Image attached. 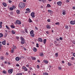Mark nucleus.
<instances>
[{
    "instance_id": "e433bc0d",
    "label": "nucleus",
    "mask_w": 75,
    "mask_h": 75,
    "mask_svg": "<svg viewBox=\"0 0 75 75\" xmlns=\"http://www.w3.org/2000/svg\"><path fill=\"white\" fill-rule=\"evenodd\" d=\"M11 32L13 34H15V32L14 30H12Z\"/></svg>"
},
{
    "instance_id": "603ef678",
    "label": "nucleus",
    "mask_w": 75,
    "mask_h": 75,
    "mask_svg": "<svg viewBox=\"0 0 75 75\" xmlns=\"http://www.w3.org/2000/svg\"><path fill=\"white\" fill-rule=\"evenodd\" d=\"M38 0L40 1H42V2H44V0Z\"/></svg>"
},
{
    "instance_id": "a211bd4d",
    "label": "nucleus",
    "mask_w": 75,
    "mask_h": 75,
    "mask_svg": "<svg viewBox=\"0 0 75 75\" xmlns=\"http://www.w3.org/2000/svg\"><path fill=\"white\" fill-rule=\"evenodd\" d=\"M34 33V30H32L30 32V34L31 35L33 34V33Z\"/></svg>"
},
{
    "instance_id": "9b49d317",
    "label": "nucleus",
    "mask_w": 75,
    "mask_h": 75,
    "mask_svg": "<svg viewBox=\"0 0 75 75\" xmlns=\"http://www.w3.org/2000/svg\"><path fill=\"white\" fill-rule=\"evenodd\" d=\"M6 41L5 40L2 41V43L3 45H6Z\"/></svg>"
},
{
    "instance_id": "a18cd8bd",
    "label": "nucleus",
    "mask_w": 75,
    "mask_h": 75,
    "mask_svg": "<svg viewBox=\"0 0 75 75\" xmlns=\"http://www.w3.org/2000/svg\"><path fill=\"white\" fill-rule=\"evenodd\" d=\"M25 32H26V33H28V31H27V29H25Z\"/></svg>"
},
{
    "instance_id": "6e6552de",
    "label": "nucleus",
    "mask_w": 75,
    "mask_h": 75,
    "mask_svg": "<svg viewBox=\"0 0 75 75\" xmlns=\"http://www.w3.org/2000/svg\"><path fill=\"white\" fill-rule=\"evenodd\" d=\"M70 23L71 24H72V25L75 24V20L74 21H71Z\"/></svg>"
},
{
    "instance_id": "cd10ccee",
    "label": "nucleus",
    "mask_w": 75,
    "mask_h": 75,
    "mask_svg": "<svg viewBox=\"0 0 75 75\" xmlns=\"http://www.w3.org/2000/svg\"><path fill=\"white\" fill-rule=\"evenodd\" d=\"M55 56L56 57H57L58 56V53H56L55 54Z\"/></svg>"
},
{
    "instance_id": "338daca9",
    "label": "nucleus",
    "mask_w": 75,
    "mask_h": 75,
    "mask_svg": "<svg viewBox=\"0 0 75 75\" xmlns=\"http://www.w3.org/2000/svg\"><path fill=\"white\" fill-rule=\"evenodd\" d=\"M23 48L25 50V51H26V50H27V49L25 48V47H23Z\"/></svg>"
},
{
    "instance_id": "473e14b6",
    "label": "nucleus",
    "mask_w": 75,
    "mask_h": 75,
    "mask_svg": "<svg viewBox=\"0 0 75 75\" xmlns=\"http://www.w3.org/2000/svg\"><path fill=\"white\" fill-rule=\"evenodd\" d=\"M43 75H48V74L47 73L45 72L43 74Z\"/></svg>"
},
{
    "instance_id": "6ab92c4d",
    "label": "nucleus",
    "mask_w": 75,
    "mask_h": 75,
    "mask_svg": "<svg viewBox=\"0 0 75 75\" xmlns=\"http://www.w3.org/2000/svg\"><path fill=\"white\" fill-rule=\"evenodd\" d=\"M20 11L19 10H18L16 11V13L17 14H20Z\"/></svg>"
},
{
    "instance_id": "7ed1b4c3",
    "label": "nucleus",
    "mask_w": 75,
    "mask_h": 75,
    "mask_svg": "<svg viewBox=\"0 0 75 75\" xmlns=\"http://www.w3.org/2000/svg\"><path fill=\"white\" fill-rule=\"evenodd\" d=\"M13 69H9L8 70V74H11L13 73Z\"/></svg>"
},
{
    "instance_id": "37998d69",
    "label": "nucleus",
    "mask_w": 75,
    "mask_h": 75,
    "mask_svg": "<svg viewBox=\"0 0 75 75\" xmlns=\"http://www.w3.org/2000/svg\"><path fill=\"white\" fill-rule=\"evenodd\" d=\"M66 3H69V0H66Z\"/></svg>"
},
{
    "instance_id": "680f3d73",
    "label": "nucleus",
    "mask_w": 75,
    "mask_h": 75,
    "mask_svg": "<svg viewBox=\"0 0 75 75\" xmlns=\"http://www.w3.org/2000/svg\"><path fill=\"white\" fill-rule=\"evenodd\" d=\"M35 29H36V30H38V28L37 27H35Z\"/></svg>"
},
{
    "instance_id": "052dcab7",
    "label": "nucleus",
    "mask_w": 75,
    "mask_h": 75,
    "mask_svg": "<svg viewBox=\"0 0 75 75\" xmlns=\"http://www.w3.org/2000/svg\"><path fill=\"white\" fill-rule=\"evenodd\" d=\"M72 8L73 10H75V6L73 7Z\"/></svg>"
},
{
    "instance_id": "bf43d9fd",
    "label": "nucleus",
    "mask_w": 75,
    "mask_h": 75,
    "mask_svg": "<svg viewBox=\"0 0 75 75\" xmlns=\"http://www.w3.org/2000/svg\"><path fill=\"white\" fill-rule=\"evenodd\" d=\"M9 3H12V1L11 0H9Z\"/></svg>"
},
{
    "instance_id": "c9c22d12",
    "label": "nucleus",
    "mask_w": 75,
    "mask_h": 75,
    "mask_svg": "<svg viewBox=\"0 0 75 75\" xmlns=\"http://www.w3.org/2000/svg\"><path fill=\"white\" fill-rule=\"evenodd\" d=\"M3 74H6V71H3Z\"/></svg>"
},
{
    "instance_id": "0e129e2a",
    "label": "nucleus",
    "mask_w": 75,
    "mask_h": 75,
    "mask_svg": "<svg viewBox=\"0 0 75 75\" xmlns=\"http://www.w3.org/2000/svg\"><path fill=\"white\" fill-rule=\"evenodd\" d=\"M72 42H73V44H75V41H73Z\"/></svg>"
},
{
    "instance_id": "49530a36",
    "label": "nucleus",
    "mask_w": 75,
    "mask_h": 75,
    "mask_svg": "<svg viewBox=\"0 0 75 75\" xmlns=\"http://www.w3.org/2000/svg\"><path fill=\"white\" fill-rule=\"evenodd\" d=\"M36 45V47H39V46H38V45H39L37 43Z\"/></svg>"
},
{
    "instance_id": "393cba45",
    "label": "nucleus",
    "mask_w": 75,
    "mask_h": 75,
    "mask_svg": "<svg viewBox=\"0 0 75 75\" xmlns=\"http://www.w3.org/2000/svg\"><path fill=\"white\" fill-rule=\"evenodd\" d=\"M58 69L60 71H61V70H62V68H61V67L59 66L58 67Z\"/></svg>"
},
{
    "instance_id": "13d9d810",
    "label": "nucleus",
    "mask_w": 75,
    "mask_h": 75,
    "mask_svg": "<svg viewBox=\"0 0 75 75\" xmlns=\"http://www.w3.org/2000/svg\"><path fill=\"white\" fill-rule=\"evenodd\" d=\"M47 21H48V22H50V21H51L50 20V19H48L47 20Z\"/></svg>"
},
{
    "instance_id": "c756f323",
    "label": "nucleus",
    "mask_w": 75,
    "mask_h": 75,
    "mask_svg": "<svg viewBox=\"0 0 75 75\" xmlns=\"http://www.w3.org/2000/svg\"><path fill=\"white\" fill-rule=\"evenodd\" d=\"M11 27L12 28H15V26H14V25H11Z\"/></svg>"
},
{
    "instance_id": "6e6d98bb",
    "label": "nucleus",
    "mask_w": 75,
    "mask_h": 75,
    "mask_svg": "<svg viewBox=\"0 0 75 75\" xmlns=\"http://www.w3.org/2000/svg\"><path fill=\"white\" fill-rule=\"evenodd\" d=\"M54 43L55 44L56 46H58V44L55 43L54 42Z\"/></svg>"
},
{
    "instance_id": "ea45409f",
    "label": "nucleus",
    "mask_w": 75,
    "mask_h": 75,
    "mask_svg": "<svg viewBox=\"0 0 75 75\" xmlns=\"http://www.w3.org/2000/svg\"><path fill=\"white\" fill-rule=\"evenodd\" d=\"M55 24L56 25H59V22H57V23H55Z\"/></svg>"
},
{
    "instance_id": "0eeeda50",
    "label": "nucleus",
    "mask_w": 75,
    "mask_h": 75,
    "mask_svg": "<svg viewBox=\"0 0 75 75\" xmlns=\"http://www.w3.org/2000/svg\"><path fill=\"white\" fill-rule=\"evenodd\" d=\"M57 4L58 6H61V4H62V2L61 1H60L57 2Z\"/></svg>"
},
{
    "instance_id": "1a4fd4ad",
    "label": "nucleus",
    "mask_w": 75,
    "mask_h": 75,
    "mask_svg": "<svg viewBox=\"0 0 75 75\" xmlns=\"http://www.w3.org/2000/svg\"><path fill=\"white\" fill-rule=\"evenodd\" d=\"M38 41H39V42H43V41L42 40V39L41 38H38Z\"/></svg>"
},
{
    "instance_id": "dca6fc26",
    "label": "nucleus",
    "mask_w": 75,
    "mask_h": 75,
    "mask_svg": "<svg viewBox=\"0 0 75 75\" xmlns=\"http://www.w3.org/2000/svg\"><path fill=\"white\" fill-rule=\"evenodd\" d=\"M48 12H49V13H51L52 14L53 13V11L50 10H48Z\"/></svg>"
},
{
    "instance_id": "4468645a",
    "label": "nucleus",
    "mask_w": 75,
    "mask_h": 75,
    "mask_svg": "<svg viewBox=\"0 0 75 75\" xmlns=\"http://www.w3.org/2000/svg\"><path fill=\"white\" fill-rule=\"evenodd\" d=\"M26 11H27L28 12V13H30V12H31V11H30L29 8H27L26 9Z\"/></svg>"
},
{
    "instance_id": "7c9ffc66",
    "label": "nucleus",
    "mask_w": 75,
    "mask_h": 75,
    "mask_svg": "<svg viewBox=\"0 0 75 75\" xmlns=\"http://www.w3.org/2000/svg\"><path fill=\"white\" fill-rule=\"evenodd\" d=\"M14 9V8H13V7H11L10 8V10H11V11H13V10Z\"/></svg>"
},
{
    "instance_id": "79ce46f5",
    "label": "nucleus",
    "mask_w": 75,
    "mask_h": 75,
    "mask_svg": "<svg viewBox=\"0 0 75 75\" xmlns=\"http://www.w3.org/2000/svg\"><path fill=\"white\" fill-rule=\"evenodd\" d=\"M29 21L30 23H32V20H31V19L30 18H29Z\"/></svg>"
},
{
    "instance_id": "4be33fe9",
    "label": "nucleus",
    "mask_w": 75,
    "mask_h": 75,
    "mask_svg": "<svg viewBox=\"0 0 75 75\" xmlns=\"http://www.w3.org/2000/svg\"><path fill=\"white\" fill-rule=\"evenodd\" d=\"M3 37V34L0 33V38H1Z\"/></svg>"
},
{
    "instance_id": "412c9836",
    "label": "nucleus",
    "mask_w": 75,
    "mask_h": 75,
    "mask_svg": "<svg viewBox=\"0 0 75 75\" xmlns=\"http://www.w3.org/2000/svg\"><path fill=\"white\" fill-rule=\"evenodd\" d=\"M65 28L66 30H68L69 29V27H68V26L67 25L65 26Z\"/></svg>"
},
{
    "instance_id": "a878e982",
    "label": "nucleus",
    "mask_w": 75,
    "mask_h": 75,
    "mask_svg": "<svg viewBox=\"0 0 75 75\" xmlns=\"http://www.w3.org/2000/svg\"><path fill=\"white\" fill-rule=\"evenodd\" d=\"M47 7H51V5L49 4H47Z\"/></svg>"
},
{
    "instance_id": "2eb2a0df",
    "label": "nucleus",
    "mask_w": 75,
    "mask_h": 75,
    "mask_svg": "<svg viewBox=\"0 0 75 75\" xmlns=\"http://www.w3.org/2000/svg\"><path fill=\"white\" fill-rule=\"evenodd\" d=\"M33 51H34V52H36V51H37V49L36 48L34 47L33 48Z\"/></svg>"
},
{
    "instance_id": "39448f33",
    "label": "nucleus",
    "mask_w": 75,
    "mask_h": 75,
    "mask_svg": "<svg viewBox=\"0 0 75 75\" xmlns=\"http://www.w3.org/2000/svg\"><path fill=\"white\" fill-rule=\"evenodd\" d=\"M16 24H19V25H20V24H21V21L18 20L16 21Z\"/></svg>"
},
{
    "instance_id": "c03bdc74",
    "label": "nucleus",
    "mask_w": 75,
    "mask_h": 75,
    "mask_svg": "<svg viewBox=\"0 0 75 75\" xmlns=\"http://www.w3.org/2000/svg\"><path fill=\"white\" fill-rule=\"evenodd\" d=\"M56 41H59V38H56Z\"/></svg>"
},
{
    "instance_id": "8fccbe9b",
    "label": "nucleus",
    "mask_w": 75,
    "mask_h": 75,
    "mask_svg": "<svg viewBox=\"0 0 75 75\" xmlns=\"http://www.w3.org/2000/svg\"><path fill=\"white\" fill-rule=\"evenodd\" d=\"M46 33L47 34H49V32L48 31H46Z\"/></svg>"
},
{
    "instance_id": "a19ab883",
    "label": "nucleus",
    "mask_w": 75,
    "mask_h": 75,
    "mask_svg": "<svg viewBox=\"0 0 75 75\" xmlns=\"http://www.w3.org/2000/svg\"><path fill=\"white\" fill-rule=\"evenodd\" d=\"M6 27L7 29H8V30H10V28H9V27H8V26L6 25Z\"/></svg>"
},
{
    "instance_id": "4d7b16f0",
    "label": "nucleus",
    "mask_w": 75,
    "mask_h": 75,
    "mask_svg": "<svg viewBox=\"0 0 75 75\" xmlns=\"http://www.w3.org/2000/svg\"><path fill=\"white\" fill-rule=\"evenodd\" d=\"M10 14H11V15H13V12H10Z\"/></svg>"
},
{
    "instance_id": "20e7f679",
    "label": "nucleus",
    "mask_w": 75,
    "mask_h": 75,
    "mask_svg": "<svg viewBox=\"0 0 75 75\" xmlns=\"http://www.w3.org/2000/svg\"><path fill=\"white\" fill-rule=\"evenodd\" d=\"M35 13H34L33 12L30 14V16H32V18H34L35 17V15H34Z\"/></svg>"
},
{
    "instance_id": "9d476101",
    "label": "nucleus",
    "mask_w": 75,
    "mask_h": 75,
    "mask_svg": "<svg viewBox=\"0 0 75 75\" xmlns=\"http://www.w3.org/2000/svg\"><path fill=\"white\" fill-rule=\"evenodd\" d=\"M46 28H47V29H50V28H51V26L49 25H47L46 26Z\"/></svg>"
},
{
    "instance_id": "09e8293b",
    "label": "nucleus",
    "mask_w": 75,
    "mask_h": 75,
    "mask_svg": "<svg viewBox=\"0 0 75 75\" xmlns=\"http://www.w3.org/2000/svg\"><path fill=\"white\" fill-rule=\"evenodd\" d=\"M16 67H20V65H19L18 64H17L16 65Z\"/></svg>"
},
{
    "instance_id": "aec40b11",
    "label": "nucleus",
    "mask_w": 75,
    "mask_h": 75,
    "mask_svg": "<svg viewBox=\"0 0 75 75\" xmlns=\"http://www.w3.org/2000/svg\"><path fill=\"white\" fill-rule=\"evenodd\" d=\"M63 12L62 13V14L63 15H65L66 14V13H65V10H63Z\"/></svg>"
},
{
    "instance_id": "f704fd0d",
    "label": "nucleus",
    "mask_w": 75,
    "mask_h": 75,
    "mask_svg": "<svg viewBox=\"0 0 75 75\" xmlns=\"http://www.w3.org/2000/svg\"><path fill=\"white\" fill-rule=\"evenodd\" d=\"M23 75V74L22 73H18L17 74H16V75Z\"/></svg>"
},
{
    "instance_id": "69168bd1",
    "label": "nucleus",
    "mask_w": 75,
    "mask_h": 75,
    "mask_svg": "<svg viewBox=\"0 0 75 75\" xmlns=\"http://www.w3.org/2000/svg\"><path fill=\"white\" fill-rule=\"evenodd\" d=\"M6 55H8V53L6 52Z\"/></svg>"
},
{
    "instance_id": "58836bf2",
    "label": "nucleus",
    "mask_w": 75,
    "mask_h": 75,
    "mask_svg": "<svg viewBox=\"0 0 75 75\" xmlns=\"http://www.w3.org/2000/svg\"><path fill=\"white\" fill-rule=\"evenodd\" d=\"M68 64L69 66H71L72 65V64H71L70 63L68 62Z\"/></svg>"
},
{
    "instance_id": "ddd939ff",
    "label": "nucleus",
    "mask_w": 75,
    "mask_h": 75,
    "mask_svg": "<svg viewBox=\"0 0 75 75\" xmlns=\"http://www.w3.org/2000/svg\"><path fill=\"white\" fill-rule=\"evenodd\" d=\"M2 4L4 5V7H6V6H7V4L4 2H3L2 3Z\"/></svg>"
},
{
    "instance_id": "774afa93",
    "label": "nucleus",
    "mask_w": 75,
    "mask_h": 75,
    "mask_svg": "<svg viewBox=\"0 0 75 75\" xmlns=\"http://www.w3.org/2000/svg\"><path fill=\"white\" fill-rule=\"evenodd\" d=\"M25 13L27 14V13H28V11H26L25 12Z\"/></svg>"
},
{
    "instance_id": "3c124183",
    "label": "nucleus",
    "mask_w": 75,
    "mask_h": 75,
    "mask_svg": "<svg viewBox=\"0 0 75 75\" xmlns=\"http://www.w3.org/2000/svg\"><path fill=\"white\" fill-rule=\"evenodd\" d=\"M59 40H63V38H62V37H60L59 38Z\"/></svg>"
},
{
    "instance_id": "c85d7f7f",
    "label": "nucleus",
    "mask_w": 75,
    "mask_h": 75,
    "mask_svg": "<svg viewBox=\"0 0 75 75\" xmlns=\"http://www.w3.org/2000/svg\"><path fill=\"white\" fill-rule=\"evenodd\" d=\"M40 56H42V57H43V56H44V54H43V53H40Z\"/></svg>"
},
{
    "instance_id": "72a5a7b5",
    "label": "nucleus",
    "mask_w": 75,
    "mask_h": 75,
    "mask_svg": "<svg viewBox=\"0 0 75 75\" xmlns=\"http://www.w3.org/2000/svg\"><path fill=\"white\" fill-rule=\"evenodd\" d=\"M13 47L14 49H17V47H16V46L15 45H13Z\"/></svg>"
},
{
    "instance_id": "bb28decb",
    "label": "nucleus",
    "mask_w": 75,
    "mask_h": 75,
    "mask_svg": "<svg viewBox=\"0 0 75 75\" xmlns=\"http://www.w3.org/2000/svg\"><path fill=\"white\" fill-rule=\"evenodd\" d=\"M14 49L13 48H12V50L11 51V52L12 53H13V52H14Z\"/></svg>"
},
{
    "instance_id": "2f4dec72",
    "label": "nucleus",
    "mask_w": 75,
    "mask_h": 75,
    "mask_svg": "<svg viewBox=\"0 0 75 75\" xmlns=\"http://www.w3.org/2000/svg\"><path fill=\"white\" fill-rule=\"evenodd\" d=\"M31 58L33 60H35L36 59V58H35V57H32Z\"/></svg>"
},
{
    "instance_id": "864d4df0",
    "label": "nucleus",
    "mask_w": 75,
    "mask_h": 75,
    "mask_svg": "<svg viewBox=\"0 0 75 75\" xmlns=\"http://www.w3.org/2000/svg\"><path fill=\"white\" fill-rule=\"evenodd\" d=\"M30 70H33V68L31 67H29Z\"/></svg>"
},
{
    "instance_id": "f3484780",
    "label": "nucleus",
    "mask_w": 75,
    "mask_h": 75,
    "mask_svg": "<svg viewBox=\"0 0 75 75\" xmlns=\"http://www.w3.org/2000/svg\"><path fill=\"white\" fill-rule=\"evenodd\" d=\"M3 24V22H0V28H1L2 27V26L1 25Z\"/></svg>"
},
{
    "instance_id": "f03ea898",
    "label": "nucleus",
    "mask_w": 75,
    "mask_h": 75,
    "mask_svg": "<svg viewBox=\"0 0 75 75\" xmlns=\"http://www.w3.org/2000/svg\"><path fill=\"white\" fill-rule=\"evenodd\" d=\"M20 39L21 40V43L22 44H25V42L24 38H23V37L21 36L20 37Z\"/></svg>"
},
{
    "instance_id": "f8f14e48",
    "label": "nucleus",
    "mask_w": 75,
    "mask_h": 75,
    "mask_svg": "<svg viewBox=\"0 0 75 75\" xmlns=\"http://www.w3.org/2000/svg\"><path fill=\"white\" fill-rule=\"evenodd\" d=\"M20 60V59H19V57H17L16 58V61H18Z\"/></svg>"
},
{
    "instance_id": "f257e3e1",
    "label": "nucleus",
    "mask_w": 75,
    "mask_h": 75,
    "mask_svg": "<svg viewBox=\"0 0 75 75\" xmlns=\"http://www.w3.org/2000/svg\"><path fill=\"white\" fill-rule=\"evenodd\" d=\"M19 7L20 8H23L25 7V4L23 3H20L19 4Z\"/></svg>"
},
{
    "instance_id": "de8ad7c7",
    "label": "nucleus",
    "mask_w": 75,
    "mask_h": 75,
    "mask_svg": "<svg viewBox=\"0 0 75 75\" xmlns=\"http://www.w3.org/2000/svg\"><path fill=\"white\" fill-rule=\"evenodd\" d=\"M37 68H38V69H39V68H40V66H39V65H37Z\"/></svg>"
},
{
    "instance_id": "4c0bfd02",
    "label": "nucleus",
    "mask_w": 75,
    "mask_h": 75,
    "mask_svg": "<svg viewBox=\"0 0 75 75\" xmlns=\"http://www.w3.org/2000/svg\"><path fill=\"white\" fill-rule=\"evenodd\" d=\"M34 34H32L31 35H30L31 37H34Z\"/></svg>"
},
{
    "instance_id": "b1692460",
    "label": "nucleus",
    "mask_w": 75,
    "mask_h": 75,
    "mask_svg": "<svg viewBox=\"0 0 75 75\" xmlns=\"http://www.w3.org/2000/svg\"><path fill=\"white\" fill-rule=\"evenodd\" d=\"M44 62H45V63L46 64H48V61L47 60H44Z\"/></svg>"
},
{
    "instance_id": "5fc2aeb1",
    "label": "nucleus",
    "mask_w": 75,
    "mask_h": 75,
    "mask_svg": "<svg viewBox=\"0 0 75 75\" xmlns=\"http://www.w3.org/2000/svg\"><path fill=\"white\" fill-rule=\"evenodd\" d=\"M16 39H17V40H19V38H20L19 37H16Z\"/></svg>"
},
{
    "instance_id": "423d86ee",
    "label": "nucleus",
    "mask_w": 75,
    "mask_h": 75,
    "mask_svg": "<svg viewBox=\"0 0 75 75\" xmlns=\"http://www.w3.org/2000/svg\"><path fill=\"white\" fill-rule=\"evenodd\" d=\"M23 69H24V71H28V69L27 68V67L23 66L22 67Z\"/></svg>"
},
{
    "instance_id": "e2e57ef3",
    "label": "nucleus",
    "mask_w": 75,
    "mask_h": 75,
    "mask_svg": "<svg viewBox=\"0 0 75 75\" xmlns=\"http://www.w3.org/2000/svg\"><path fill=\"white\" fill-rule=\"evenodd\" d=\"M73 56L74 57H75V53H74L73 54Z\"/></svg>"
},
{
    "instance_id": "5701e85b",
    "label": "nucleus",
    "mask_w": 75,
    "mask_h": 75,
    "mask_svg": "<svg viewBox=\"0 0 75 75\" xmlns=\"http://www.w3.org/2000/svg\"><path fill=\"white\" fill-rule=\"evenodd\" d=\"M46 42H47V40L46 39H45L43 40V43L44 44L46 43Z\"/></svg>"
}]
</instances>
